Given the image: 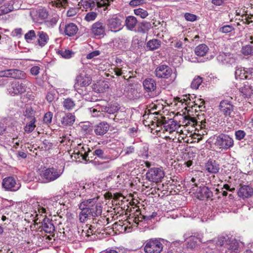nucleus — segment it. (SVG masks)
Wrapping results in <instances>:
<instances>
[{"label": "nucleus", "mask_w": 253, "mask_h": 253, "mask_svg": "<svg viewBox=\"0 0 253 253\" xmlns=\"http://www.w3.org/2000/svg\"><path fill=\"white\" fill-rule=\"evenodd\" d=\"M46 99L49 102H51L54 99V96L53 93L49 92L46 95Z\"/></svg>", "instance_id": "obj_63"}, {"label": "nucleus", "mask_w": 253, "mask_h": 253, "mask_svg": "<svg viewBox=\"0 0 253 253\" xmlns=\"http://www.w3.org/2000/svg\"><path fill=\"white\" fill-rule=\"evenodd\" d=\"M118 105H112L108 107L102 106L101 111L103 112H106L109 114H113L119 110Z\"/></svg>", "instance_id": "obj_36"}, {"label": "nucleus", "mask_w": 253, "mask_h": 253, "mask_svg": "<svg viewBox=\"0 0 253 253\" xmlns=\"http://www.w3.org/2000/svg\"><path fill=\"white\" fill-rule=\"evenodd\" d=\"M116 62L117 64V66L114 68V71L116 75L120 76L124 74L125 71H126L127 66L126 64L124 62L121 64L122 61L120 58H117Z\"/></svg>", "instance_id": "obj_26"}, {"label": "nucleus", "mask_w": 253, "mask_h": 253, "mask_svg": "<svg viewBox=\"0 0 253 253\" xmlns=\"http://www.w3.org/2000/svg\"><path fill=\"white\" fill-rule=\"evenodd\" d=\"M37 34L33 30H30L28 33L25 35V39L27 42L33 40L36 37Z\"/></svg>", "instance_id": "obj_50"}, {"label": "nucleus", "mask_w": 253, "mask_h": 253, "mask_svg": "<svg viewBox=\"0 0 253 253\" xmlns=\"http://www.w3.org/2000/svg\"><path fill=\"white\" fill-rule=\"evenodd\" d=\"M98 196H94L91 199L83 200L80 203V207L82 209L87 208L90 215L92 216H98L102 213V207L100 204L97 203Z\"/></svg>", "instance_id": "obj_1"}, {"label": "nucleus", "mask_w": 253, "mask_h": 253, "mask_svg": "<svg viewBox=\"0 0 253 253\" xmlns=\"http://www.w3.org/2000/svg\"><path fill=\"white\" fill-rule=\"evenodd\" d=\"M247 13V10H245V9H241L238 12V16H240L238 21H240V22H242L243 24H248L250 22V18Z\"/></svg>", "instance_id": "obj_31"}, {"label": "nucleus", "mask_w": 253, "mask_h": 253, "mask_svg": "<svg viewBox=\"0 0 253 253\" xmlns=\"http://www.w3.org/2000/svg\"><path fill=\"white\" fill-rule=\"evenodd\" d=\"M73 155L75 159H80L81 157L82 160L85 161H86L88 155L85 148L81 144H79L78 148L74 150Z\"/></svg>", "instance_id": "obj_22"}, {"label": "nucleus", "mask_w": 253, "mask_h": 253, "mask_svg": "<svg viewBox=\"0 0 253 253\" xmlns=\"http://www.w3.org/2000/svg\"><path fill=\"white\" fill-rule=\"evenodd\" d=\"M75 121V116L71 113L65 114L61 119V123L63 126H71Z\"/></svg>", "instance_id": "obj_27"}, {"label": "nucleus", "mask_w": 253, "mask_h": 253, "mask_svg": "<svg viewBox=\"0 0 253 253\" xmlns=\"http://www.w3.org/2000/svg\"><path fill=\"white\" fill-rule=\"evenodd\" d=\"M22 30L21 28L15 29L12 32V34L13 36H19L22 34Z\"/></svg>", "instance_id": "obj_62"}, {"label": "nucleus", "mask_w": 253, "mask_h": 253, "mask_svg": "<svg viewBox=\"0 0 253 253\" xmlns=\"http://www.w3.org/2000/svg\"><path fill=\"white\" fill-rule=\"evenodd\" d=\"M161 45V42L157 39H153L148 41L147 43V47L151 50H154L159 48Z\"/></svg>", "instance_id": "obj_34"}, {"label": "nucleus", "mask_w": 253, "mask_h": 253, "mask_svg": "<svg viewBox=\"0 0 253 253\" xmlns=\"http://www.w3.org/2000/svg\"><path fill=\"white\" fill-rule=\"evenodd\" d=\"M163 249V245L159 240H150L146 243L144 251L146 253H160Z\"/></svg>", "instance_id": "obj_12"}, {"label": "nucleus", "mask_w": 253, "mask_h": 253, "mask_svg": "<svg viewBox=\"0 0 253 253\" xmlns=\"http://www.w3.org/2000/svg\"><path fill=\"white\" fill-rule=\"evenodd\" d=\"M36 119L35 118H31V120H29V122H28L26 125L24 127V131L27 133H29L32 132L36 127L35 123H36Z\"/></svg>", "instance_id": "obj_35"}, {"label": "nucleus", "mask_w": 253, "mask_h": 253, "mask_svg": "<svg viewBox=\"0 0 253 253\" xmlns=\"http://www.w3.org/2000/svg\"><path fill=\"white\" fill-rule=\"evenodd\" d=\"M91 82V78L90 75L84 71H82L76 77V83L74 85L75 90L80 94L84 95L81 87H85L88 86Z\"/></svg>", "instance_id": "obj_5"}, {"label": "nucleus", "mask_w": 253, "mask_h": 253, "mask_svg": "<svg viewBox=\"0 0 253 253\" xmlns=\"http://www.w3.org/2000/svg\"><path fill=\"white\" fill-rule=\"evenodd\" d=\"M252 91L253 90L249 86H248L247 88L244 89L241 88L240 90L241 93L240 96L242 95L244 98H248L251 96L252 94Z\"/></svg>", "instance_id": "obj_45"}, {"label": "nucleus", "mask_w": 253, "mask_h": 253, "mask_svg": "<svg viewBox=\"0 0 253 253\" xmlns=\"http://www.w3.org/2000/svg\"><path fill=\"white\" fill-rule=\"evenodd\" d=\"M145 125H151L157 131H160L162 130L163 132L166 131L169 133L175 131L177 128V123L172 119L166 120L165 118L163 121H152L150 124H145Z\"/></svg>", "instance_id": "obj_2"}, {"label": "nucleus", "mask_w": 253, "mask_h": 253, "mask_svg": "<svg viewBox=\"0 0 253 253\" xmlns=\"http://www.w3.org/2000/svg\"><path fill=\"white\" fill-rule=\"evenodd\" d=\"M126 118V114L124 112H120L118 113L113 118V120L116 122H120L121 123H122L124 121L125 118Z\"/></svg>", "instance_id": "obj_49"}, {"label": "nucleus", "mask_w": 253, "mask_h": 253, "mask_svg": "<svg viewBox=\"0 0 253 253\" xmlns=\"http://www.w3.org/2000/svg\"><path fill=\"white\" fill-rule=\"evenodd\" d=\"M92 32L96 36H102L105 34V26L100 22H97L92 26Z\"/></svg>", "instance_id": "obj_21"}, {"label": "nucleus", "mask_w": 253, "mask_h": 253, "mask_svg": "<svg viewBox=\"0 0 253 253\" xmlns=\"http://www.w3.org/2000/svg\"><path fill=\"white\" fill-rule=\"evenodd\" d=\"M101 226L100 223H97V224L93 223L89 226L90 230H91L94 234L96 232H100L99 231L100 226Z\"/></svg>", "instance_id": "obj_58"}, {"label": "nucleus", "mask_w": 253, "mask_h": 253, "mask_svg": "<svg viewBox=\"0 0 253 253\" xmlns=\"http://www.w3.org/2000/svg\"><path fill=\"white\" fill-rule=\"evenodd\" d=\"M216 244L217 245L224 246L229 250L235 251L237 248V243L235 238L228 236L219 237Z\"/></svg>", "instance_id": "obj_11"}, {"label": "nucleus", "mask_w": 253, "mask_h": 253, "mask_svg": "<svg viewBox=\"0 0 253 253\" xmlns=\"http://www.w3.org/2000/svg\"><path fill=\"white\" fill-rule=\"evenodd\" d=\"M78 31L76 25L73 23H69L64 27L65 34L70 37L75 35Z\"/></svg>", "instance_id": "obj_28"}, {"label": "nucleus", "mask_w": 253, "mask_h": 253, "mask_svg": "<svg viewBox=\"0 0 253 253\" xmlns=\"http://www.w3.org/2000/svg\"><path fill=\"white\" fill-rule=\"evenodd\" d=\"M137 20L136 18L133 16H127L125 20V25L126 28L130 31H133L135 28Z\"/></svg>", "instance_id": "obj_29"}, {"label": "nucleus", "mask_w": 253, "mask_h": 253, "mask_svg": "<svg viewBox=\"0 0 253 253\" xmlns=\"http://www.w3.org/2000/svg\"><path fill=\"white\" fill-rule=\"evenodd\" d=\"M143 85L147 92L151 93L154 92L157 87L155 81L151 78L144 80L143 82Z\"/></svg>", "instance_id": "obj_19"}, {"label": "nucleus", "mask_w": 253, "mask_h": 253, "mask_svg": "<svg viewBox=\"0 0 253 253\" xmlns=\"http://www.w3.org/2000/svg\"><path fill=\"white\" fill-rule=\"evenodd\" d=\"M42 228L44 232L47 233H52L55 230L53 224L48 219L44 218L42 223Z\"/></svg>", "instance_id": "obj_30"}, {"label": "nucleus", "mask_w": 253, "mask_h": 253, "mask_svg": "<svg viewBox=\"0 0 253 253\" xmlns=\"http://www.w3.org/2000/svg\"><path fill=\"white\" fill-rule=\"evenodd\" d=\"M64 167L58 168L51 167L42 171L41 177L44 180L45 182L54 181L59 178L63 173Z\"/></svg>", "instance_id": "obj_4"}, {"label": "nucleus", "mask_w": 253, "mask_h": 253, "mask_svg": "<svg viewBox=\"0 0 253 253\" xmlns=\"http://www.w3.org/2000/svg\"><path fill=\"white\" fill-rule=\"evenodd\" d=\"M134 14L142 18H145L148 15V12L143 9L138 8L134 10Z\"/></svg>", "instance_id": "obj_47"}, {"label": "nucleus", "mask_w": 253, "mask_h": 253, "mask_svg": "<svg viewBox=\"0 0 253 253\" xmlns=\"http://www.w3.org/2000/svg\"><path fill=\"white\" fill-rule=\"evenodd\" d=\"M80 9L79 8L73 7L70 8L67 12V15L68 17H73L77 14L79 11Z\"/></svg>", "instance_id": "obj_55"}, {"label": "nucleus", "mask_w": 253, "mask_h": 253, "mask_svg": "<svg viewBox=\"0 0 253 253\" xmlns=\"http://www.w3.org/2000/svg\"><path fill=\"white\" fill-rule=\"evenodd\" d=\"M165 176V172L162 168H152L146 172V178L149 181L159 182Z\"/></svg>", "instance_id": "obj_9"}, {"label": "nucleus", "mask_w": 253, "mask_h": 253, "mask_svg": "<svg viewBox=\"0 0 253 253\" xmlns=\"http://www.w3.org/2000/svg\"><path fill=\"white\" fill-rule=\"evenodd\" d=\"M246 135V133L241 130H238V140L243 139Z\"/></svg>", "instance_id": "obj_64"}, {"label": "nucleus", "mask_w": 253, "mask_h": 253, "mask_svg": "<svg viewBox=\"0 0 253 253\" xmlns=\"http://www.w3.org/2000/svg\"><path fill=\"white\" fill-rule=\"evenodd\" d=\"M205 170L209 173L216 174L220 169L219 165L215 160H209L205 165Z\"/></svg>", "instance_id": "obj_18"}, {"label": "nucleus", "mask_w": 253, "mask_h": 253, "mask_svg": "<svg viewBox=\"0 0 253 253\" xmlns=\"http://www.w3.org/2000/svg\"><path fill=\"white\" fill-rule=\"evenodd\" d=\"M197 238L195 237H190L187 243V247L191 249L195 248L197 246Z\"/></svg>", "instance_id": "obj_48"}, {"label": "nucleus", "mask_w": 253, "mask_h": 253, "mask_svg": "<svg viewBox=\"0 0 253 253\" xmlns=\"http://www.w3.org/2000/svg\"><path fill=\"white\" fill-rule=\"evenodd\" d=\"M62 104L64 108L67 110H72L75 106L74 101L70 98L65 99Z\"/></svg>", "instance_id": "obj_40"}, {"label": "nucleus", "mask_w": 253, "mask_h": 253, "mask_svg": "<svg viewBox=\"0 0 253 253\" xmlns=\"http://www.w3.org/2000/svg\"><path fill=\"white\" fill-rule=\"evenodd\" d=\"M184 122L185 123V125L186 126H197L199 122H198L194 118L190 117H186L185 118Z\"/></svg>", "instance_id": "obj_46"}, {"label": "nucleus", "mask_w": 253, "mask_h": 253, "mask_svg": "<svg viewBox=\"0 0 253 253\" xmlns=\"http://www.w3.org/2000/svg\"><path fill=\"white\" fill-rule=\"evenodd\" d=\"M219 108L221 112H223L225 115H231L233 110V106L229 103L227 100H222L220 102Z\"/></svg>", "instance_id": "obj_24"}, {"label": "nucleus", "mask_w": 253, "mask_h": 253, "mask_svg": "<svg viewBox=\"0 0 253 253\" xmlns=\"http://www.w3.org/2000/svg\"><path fill=\"white\" fill-rule=\"evenodd\" d=\"M95 187L94 184L91 183L85 184L84 186L79 185L78 187V191L75 194L76 196L82 197V201L86 199H91L94 197L93 195L94 194Z\"/></svg>", "instance_id": "obj_8"}, {"label": "nucleus", "mask_w": 253, "mask_h": 253, "mask_svg": "<svg viewBox=\"0 0 253 253\" xmlns=\"http://www.w3.org/2000/svg\"><path fill=\"white\" fill-rule=\"evenodd\" d=\"M184 17L187 21L193 22L196 20L197 16L195 14L190 13H186L184 15Z\"/></svg>", "instance_id": "obj_56"}, {"label": "nucleus", "mask_w": 253, "mask_h": 253, "mask_svg": "<svg viewBox=\"0 0 253 253\" xmlns=\"http://www.w3.org/2000/svg\"><path fill=\"white\" fill-rule=\"evenodd\" d=\"M202 82L203 80L202 78L199 76L196 77L191 83V87L193 89H197L198 88Z\"/></svg>", "instance_id": "obj_42"}, {"label": "nucleus", "mask_w": 253, "mask_h": 253, "mask_svg": "<svg viewBox=\"0 0 253 253\" xmlns=\"http://www.w3.org/2000/svg\"><path fill=\"white\" fill-rule=\"evenodd\" d=\"M109 128V125L104 122L97 125L94 128V132L96 135H103L105 134Z\"/></svg>", "instance_id": "obj_25"}, {"label": "nucleus", "mask_w": 253, "mask_h": 253, "mask_svg": "<svg viewBox=\"0 0 253 253\" xmlns=\"http://www.w3.org/2000/svg\"><path fill=\"white\" fill-rule=\"evenodd\" d=\"M26 87L25 82L15 81L11 83L7 90L10 95L15 96L25 92Z\"/></svg>", "instance_id": "obj_13"}, {"label": "nucleus", "mask_w": 253, "mask_h": 253, "mask_svg": "<svg viewBox=\"0 0 253 253\" xmlns=\"http://www.w3.org/2000/svg\"><path fill=\"white\" fill-rule=\"evenodd\" d=\"M209 47L205 44H201L197 46L195 49V53L198 56H204L208 52Z\"/></svg>", "instance_id": "obj_32"}, {"label": "nucleus", "mask_w": 253, "mask_h": 253, "mask_svg": "<svg viewBox=\"0 0 253 253\" xmlns=\"http://www.w3.org/2000/svg\"><path fill=\"white\" fill-rule=\"evenodd\" d=\"M151 28V24L150 22L143 21L140 24V32L145 33L148 32Z\"/></svg>", "instance_id": "obj_44"}, {"label": "nucleus", "mask_w": 253, "mask_h": 253, "mask_svg": "<svg viewBox=\"0 0 253 253\" xmlns=\"http://www.w3.org/2000/svg\"><path fill=\"white\" fill-rule=\"evenodd\" d=\"M48 3L52 7L65 8L68 5V0H48Z\"/></svg>", "instance_id": "obj_33"}, {"label": "nucleus", "mask_w": 253, "mask_h": 253, "mask_svg": "<svg viewBox=\"0 0 253 253\" xmlns=\"http://www.w3.org/2000/svg\"><path fill=\"white\" fill-rule=\"evenodd\" d=\"M144 0H131L129 2V4L131 6H136L142 4L144 3Z\"/></svg>", "instance_id": "obj_60"}, {"label": "nucleus", "mask_w": 253, "mask_h": 253, "mask_svg": "<svg viewBox=\"0 0 253 253\" xmlns=\"http://www.w3.org/2000/svg\"><path fill=\"white\" fill-rule=\"evenodd\" d=\"M241 53L244 55H249L253 54V46L250 45H247L243 46Z\"/></svg>", "instance_id": "obj_43"}, {"label": "nucleus", "mask_w": 253, "mask_h": 253, "mask_svg": "<svg viewBox=\"0 0 253 253\" xmlns=\"http://www.w3.org/2000/svg\"><path fill=\"white\" fill-rule=\"evenodd\" d=\"M97 16V14L94 12H90L87 13L85 17V20L86 21L89 22L93 21L95 19Z\"/></svg>", "instance_id": "obj_53"}, {"label": "nucleus", "mask_w": 253, "mask_h": 253, "mask_svg": "<svg viewBox=\"0 0 253 253\" xmlns=\"http://www.w3.org/2000/svg\"><path fill=\"white\" fill-rule=\"evenodd\" d=\"M253 194V189L249 185H243L238 190V196L243 198H248Z\"/></svg>", "instance_id": "obj_20"}, {"label": "nucleus", "mask_w": 253, "mask_h": 253, "mask_svg": "<svg viewBox=\"0 0 253 253\" xmlns=\"http://www.w3.org/2000/svg\"><path fill=\"white\" fill-rule=\"evenodd\" d=\"M52 113L50 112H48L45 114L43 117V122L46 124H49L51 122L52 119Z\"/></svg>", "instance_id": "obj_54"}, {"label": "nucleus", "mask_w": 253, "mask_h": 253, "mask_svg": "<svg viewBox=\"0 0 253 253\" xmlns=\"http://www.w3.org/2000/svg\"><path fill=\"white\" fill-rule=\"evenodd\" d=\"M25 76V74L23 71L17 69H10L0 71V77L21 79L24 78Z\"/></svg>", "instance_id": "obj_14"}, {"label": "nucleus", "mask_w": 253, "mask_h": 253, "mask_svg": "<svg viewBox=\"0 0 253 253\" xmlns=\"http://www.w3.org/2000/svg\"><path fill=\"white\" fill-rule=\"evenodd\" d=\"M53 200L54 199L46 200L45 205H44V207L41 206L38 202L36 203L34 207V213L35 215L32 214L33 216H35V217H37V218L35 220V222H37L39 219V216H42V213H47V211L50 212L51 211L54 210L57 205L60 204Z\"/></svg>", "instance_id": "obj_3"}, {"label": "nucleus", "mask_w": 253, "mask_h": 253, "mask_svg": "<svg viewBox=\"0 0 253 253\" xmlns=\"http://www.w3.org/2000/svg\"><path fill=\"white\" fill-rule=\"evenodd\" d=\"M101 109L102 106L97 105L93 107L88 108V110L93 117H96L100 116L101 112H102Z\"/></svg>", "instance_id": "obj_38"}, {"label": "nucleus", "mask_w": 253, "mask_h": 253, "mask_svg": "<svg viewBox=\"0 0 253 253\" xmlns=\"http://www.w3.org/2000/svg\"><path fill=\"white\" fill-rule=\"evenodd\" d=\"M234 28L231 25H224L219 28V31L223 33H227L232 31Z\"/></svg>", "instance_id": "obj_52"}, {"label": "nucleus", "mask_w": 253, "mask_h": 253, "mask_svg": "<svg viewBox=\"0 0 253 253\" xmlns=\"http://www.w3.org/2000/svg\"><path fill=\"white\" fill-rule=\"evenodd\" d=\"M13 10L12 7H8L6 5L0 6V15L6 14Z\"/></svg>", "instance_id": "obj_51"}, {"label": "nucleus", "mask_w": 253, "mask_h": 253, "mask_svg": "<svg viewBox=\"0 0 253 253\" xmlns=\"http://www.w3.org/2000/svg\"><path fill=\"white\" fill-rule=\"evenodd\" d=\"M40 71V67L38 66H34L31 68L30 70L31 73L34 76H36L39 74Z\"/></svg>", "instance_id": "obj_61"}, {"label": "nucleus", "mask_w": 253, "mask_h": 253, "mask_svg": "<svg viewBox=\"0 0 253 253\" xmlns=\"http://www.w3.org/2000/svg\"><path fill=\"white\" fill-rule=\"evenodd\" d=\"M107 25L112 32H118L122 29V21L118 17H112L107 20Z\"/></svg>", "instance_id": "obj_16"}, {"label": "nucleus", "mask_w": 253, "mask_h": 253, "mask_svg": "<svg viewBox=\"0 0 253 253\" xmlns=\"http://www.w3.org/2000/svg\"><path fill=\"white\" fill-rule=\"evenodd\" d=\"M93 155L96 156L99 158L104 160L109 161L114 160L117 158L119 157V155L117 154L115 156H111L107 154V149H96L93 152Z\"/></svg>", "instance_id": "obj_17"}, {"label": "nucleus", "mask_w": 253, "mask_h": 253, "mask_svg": "<svg viewBox=\"0 0 253 253\" xmlns=\"http://www.w3.org/2000/svg\"><path fill=\"white\" fill-rule=\"evenodd\" d=\"M213 145L216 149L226 150L233 146V140L229 136L221 134L216 137Z\"/></svg>", "instance_id": "obj_7"}, {"label": "nucleus", "mask_w": 253, "mask_h": 253, "mask_svg": "<svg viewBox=\"0 0 253 253\" xmlns=\"http://www.w3.org/2000/svg\"><path fill=\"white\" fill-rule=\"evenodd\" d=\"M31 15L35 22L42 23L47 18L48 14L45 9L41 8L35 11H33L31 13Z\"/></svg>", "instance_id": "obj_15"}, {"label": "nucleus", "mask_w": 253, "mask_h": 253, "mask_svg": "<svg viewBox=\"0 0 253 253\" xmlns=\"http://www.w3.org/2000/svg\"><path fill=\"white\" fill-rule=\"evenodd\" d=\"M155 76L160 79H168L173 81L176 78V75L173 73L171 68L166 65H161L158 66L155 70Z\"/></svg>", "instance_id": "obj_6"}, {"label": "nucleus", "mask_w": 253, "mask_h": 253, "mask_svg": "<svg viewBox=\"0 0 253 253\" xmlns=\"http://www.w3.org/2000/svg\"><path fill=\"white\" fill-rule=\"evenodd\" d=\"M38 44L41 47L44 46L48 42L49 36L43 31H38L37 34Z\"/></svg>", "instance_id": "obj_23"}, {"label": "nucleus", "mask_w": 253, "mask_h": 253, "mask_svg": "<svg viewBox=\"0 0 253 253\" xmlns=\"http://www.w3.org/2000/svg\"><path fill=\"white\" fill-rule=\"evenodd\" d=\"M59 55H61L62 57L64 58H70L72 57L74 53L68 49H61L59 50L58 52Z\"/></svg>", "instance_id": "obj_41"}, {"label": "nucleus", "mask_w": 253, "mask_h": 253, "mask_svg": "<svg viewBox=\"0 0 253 253\" xmlns=\"http://www.w3.org/2000/svg\"><path fill=\"white\" fill-rule=\"evenodd\" d=\"M79 209L81 210V212L79 214V219L81 222H83L85 221L88 218V216L90 215L89 211L87 208L82 209L79 205Z\"/></svg>", "instance_id": "obj_39"}, {"label": "nucleus", "mask_w": 253, "mask_h": 253, "mask_svg": "<svg viewBox=\"0 0 253 253\" xmlns=\"http://www.w3.org/2000/svg\"><path fill=\"white\" fill-rule=\"evenodd\" d=\"M100 54V51L99 50L93 51L86 55V58L88 59H91Z\"/></svg>", "instance_id": "obj_59"}, {"label": "nucleus", "mask_w": 253, "mask_h": 253, "mask_svg": "<svg viewBox=\"0 0 253 253\" xmlns=\"http://www.w3.org/2000/svg\"><path fill=\"white\" fill-rule=\"evenodd\" d=\"M2 186L5 190L15 192L20 189L21 184L13 176H7L3 179Z\"/></svg>", "instance_id": "obj_10"}, {"label": "nucleus", "mask_w": 253, "mask_h": 253, "mask_svg": "<svg viewBox=\"0 0 253 253\" xmlns=\"http://www.w3.org/2000/svg\"><path fill=\"white\" fill-rule=\"evenodd\" d=\"M34 112L33 110L31 108H27L25 112V116L27 117L29 120H31V118H35L34 116Z\"/></svg>", "instance_id": "obj_57"}, {"label": "nucleus", "mask_w": 253, "mask_h": 253, "mask_svg": "<svg viewBox=\"0 0 253 253\" xmlns=\"http://www.w3.org/2000/svg\"><path fill=\"white\" fill-rule=\"evenodd\" d=\"M176 100L177 102L181 103L182 104L185 103V105H190V102L192 101L194 98L190 94L184 95L181 97H177Z\"/></svg>", "instance_id": "obj_37"}]
</instances>
